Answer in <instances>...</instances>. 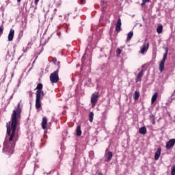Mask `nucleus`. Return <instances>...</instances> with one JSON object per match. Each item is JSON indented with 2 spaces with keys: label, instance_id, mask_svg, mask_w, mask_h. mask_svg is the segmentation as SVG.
<instances>
[{
  "label": "nucleus",
  "instance_id": "a878e982",
  "mask_svg": "<svg viewBox=\"0 0 175 175\" xmlns=\"http://www.w3.org/2000/svg\"><path fill=\"white\" fill-rule=\"evenodd\" d=\"M171 175H175V165H174L171 169Z\"/></svg>",
  "mask_w": 175,
  "mask_h": 175
},
{
  "label": "nucleus",
  "instance_id": "dca6fc26",
  "mask_svg": "<svg viewBox=\"0 0 175 175\" xmlns=\"http://www.w3.org/2000/svg\"><path fill=\"white\" fill-rule=\"evenodd\" d=\"M159 70L160 72H163V70H165V62H162V61L160 62Z\"/></svg>",
  "mask_w": 175,
  "mask_h": 175
},
{
  "label": "nucleus",
  "instance_id": "20e7f679",
  "mask_svg": "<svg viewBox=\"0 0 175 175\" xmlns=\"http://www.w3.org/2000/svg\"><path fill=\"white\" fill-rule=\"evenodd\" d=\"M174 144L175 139H171L166 143L165 148H167V150H170V148H173V147H174Z\"/></svg>",
  "mask_w": 175,
  "mask_h": 175
},
{
  "label": "nucleus",
  "instance_id": "a211bd4d",
  "mask_svg": "<svg viewBox=\"0 0 175 175\" xmlns=\"http://www.w3.org/2000/svg\"><path fill=\"white\" fill-rule=\"evenodd\" d=\"M76 134H77V136H81V126L80 125L77 126V128L76 130Z\"/></svg>",
  "mask_w": 175,
  "mask_h": 175
},
{
  "label": "nucleus",
  "instance_id": "f3484780",
  "mask_svg": "<svg viewBox=\"0 0 175 175\" xmlns=\"http://www.w3.org/2000/svg\"><path fill=\"white\" fill-rule=\"evenodd\" d=\"M169 53L167 48L165 49V53L163 54V59L161 60V62H166V59L167 58V53Z\"/></svg>",
  "mask_w": 175,
  "mask_h": 175
},
{
  "label": "nucleus",
  "instance_id": "5701e85b",
  "mask_svg": "<svg viewBox=\"0 0 175 175\" xmlns=\"http://www.w3.org/2000/svg\"><path fill=\"white\" fill-rule=\"evenodd\" d=\"M36 90H37V91H42V90H43V84L38 83L37 85V87H36Z\"/></svg>",
  "mask_w": 175,
  "mask_h": 175
},
{
  "label": "nucleus",
  "instance_id": "2f4dec72",
  "mask_svg": "<svg viewBox=\"0 0 175 175\" xmlns=\"http://www.w3.org/2000/svg\"><path fill=\"white\" fill-rule=\"evenodd\" d=\"M60 5H61L60 3H57V8H59Z\"/></svg>",
  "mask_w": 175,
  "mask_h": 175
},
{
  "label": "nucleus",
  "instance_id": "aec40b11",
  "mask_svg": "<svg viewBox=\"0 0 175 175\" xmlns=\"http://www.w3.org/2000/svg\"><path fill=\"white\" fill-rule=\"evenodd\" d=\"M163 30V26L162 25L157 27V33H162V31Z\"/></svg>",
  "mask_w": 175,
  "mask_h": 175
},
{
  "label": "nucleus",
  "instance_id": "f8f14e48",
  "mask_svg": "<svg viewBox=\"0 0 175 175\" xmlns=\"http://www.w3.org/2000/svg\"><path fill=\"white\" fill-rule=\"evenodd\" d=\"M41 125H42V129H46L47 128V126H46V125H47V118L44 117L42 118Z\"/></svg>",
  "mask_w": 175,
  "mask_h": 175
},
{
  "label": "nucleus",
  "instance_id": "7c9ffc66",
  "mask_svg": "<svg viewBox=\"0 0 175 175\" xmlns=\"http://www.w3.org/2000/svg\"><path fill=\"white\" fill-rule=\"evenodd\" d=\"M53 62L54 63V64H57V58H53Z\"/></svg>",
  "mask_w": 175,
  "mask_h": 175
},
{
  "label": "nucleus",
  "instance_id": "412c9836",
  "mask_svg": "<svg viewBox=\"0 0 175 175\" xmlns=\"http://www.w3.org/2000/svg\"><path fill=\"white\" fill-rule=\"evenodd\" d=\"M149 118H150V121H152V124L153 125H155V116L150 115Z\"/></svg>",
  "mask_w": 175,
  "mask_h": 175
},
{
  "label": "nucleus",
  "instance_id": "b1692460",
  "mask_svg": "<svg viewBox=\"0 0 175 175\" xmlns=\"http://www.w3.org/2000/svg\"><path fill=\"white\" fill-rule=\"evenodd\" d=\"M89 121L90 122H92L94 121V112H90L89 114Z\"/></svg>",
  "mask_w": 175,
  "mask_h": 175
},
{
  "label": "nucleus",
  "instance_id": "473e14b6",
  "mask_svg": "<svg viewBox=\"0 0 175 175\" xmlns=\"http://www.w3.org/2000/svg\"><path fill=\"white\" fill-rule=\"evenodd\" d=\"M98 175H103V174L102 172H98Z\"/></svg>",
  "mask_w": 175,
  "mask_h": 175
},
{
  "label": "nucleus",
  "instance_id": "0eeeda50",
  "mask_svg": "<svg viewBox=\"0 0 175 175\" xmlns=\"http://www.w3.org/2000/svg\"><path fill=\"white\" fill-rule=\"evenodd\" d=\"M143 75H144V70H142L137 75V78L135 79V83H139L142 81V77H143Z\"/></svg>",
  "mask_w": 175,
  "mask_h": 175
},
{
  "label": "nucleus",
  "instance_id": "2eb2a0df",
  "mask_svg": "<svg viewBox=\"0 0 175 175\" xmlns=\"http://www.w3.org/2000/svg\"><path fill=\"white\" fill-rule=\"evenodd\" d=\"M139 132L140 135H146L147 133V129L146 126H142L139 129Z\"/></svg>",
  "mask_w": 175,
  "mask_h": 175
},
{
  "label": "nucleus",
  "instance_id": "6ab92c4d",
  "mask_svg": "<svg viewBox=\"0 0 175 175\" xmlns=\"http://www.w3.org/2000/svg\"><path fill=\"white\" fill-rule=\"evenodd\" d=\"M139 97H140V92H139L138 91H135L134 93V100H137V99H139Z\"/></svg>",
  "mask_w": 175,
  "mask_h": 175
},
{
  "label": "nucleus",
  "instance_id": "4468645a",
  "mask_svg": "<svg viewBox=\"0 0 175 175\" xmlns=\"http://www.w3.org/2000/svg\"><path fill=\"white\" fill-rule=\"evenodd\" d=\"M158 98V92H155L151 98V103L152 105L155 103V102L157 101V99Z\"/></svg>",
  "mask_w": 175,
  "mask_h": 175
},
{
  "label": "nucleus",
  "instance_id": "393cba45",
  "mask_svg": "<svg viewBox=\"0 0 175 175\" xmlns=\"http://www.w3.org/2000/svg\"><path fill=\"white\" fill-rule=\"evenodd\" d=\"M121 53H122V51L120 48H118L116 49V55H117V57H119V55H121Z\"/></svg>",
  "mask_w": 175,
  "mask_h": 175
},
{
  "label": "nucleus",
  "instance_id": "423d86ee",
  "mask_svg": "<svg viewBox=\"0 0 175 175\" xmlns=\"http://www.w3.org/2000/svg\"><path fill=\"white\" fill-rule=\"evenodd\" d=\"M149 47H150V42H147L146 44L144 43L140 51L141 54H144V53H146V51L148 50Z\"/></svg>",
  "mask_w": 175,
  "mask_h": 175
},
{
  "label": "nucleus",
  "instance_id": "1a4fd4ad",
  "mask_svg": "<svg viewBox=\"0 0 175 175\" xmlns=\"http://www.w3.org/2000/svg\"><path fill=\"white\" fill-rule=\"evenodd\" d=\"M40 100H42V98L36 97V109H37V110H39V109L42 107V103Z\"/></svg>",
  "mask_w": 175,
  "mask_h": 175
},
{
  "label": "nucleus",
  "instance_id": "f03ea898",
  "mask_svg": "<svg viewBox=\"0 0 175 175\" xmlns=\"http://www.w3.org/2000/svg\"><path fill=\"white\" fill-rule=\"evenodd\" d=\"M60 68L59 64H58L57 69L50 75L49 79L52 84L57 83L59 81V77L58 74L59 73Z\"/></svg>",
  "mask_w": 175,
  "mask_h": 175
},
{
  "label": "nucleus",
  "instance_id": "72a5a7b5",
  "mask_svg": "<svg viewBox=\"0 0 175 175\" xmlns=\"http://www.w3.org/2000/svg\"><path fill=\"white\" fill-rule=\"evenodd\" d=\"M18 3H20L21 2V0H17Z\"/></svg>",
  "mask_w": 175,
  "mask_h": 175
},
{
  "label": "nucleus",
  "instance_id": "6e6552de",
  "mask_svg": "<svg viewBox=\"0 0 175 175\" xmlns=\"http://www.w3.org/2000/svg\"><path fill=\"white\" fill-rule=\"evenodd\" d=\"M161 151H162V148L161 147L157 148V150L154 154V161H158V159H159V157H161Z\"/></svg>",
  "mask_w": 175,
  "mask_h": 175
},
{
  "label": "nucleus",
  "instance_id": "ddd939ff",
  "mask_svg": "<svg viewBox=\"0 0 175 175\" xmlns=\"http://www.w3.org/2000/svg\"><path fill=\"white\" fill-rule=\"evenodd\" d=\"M107 159L105 160L106 162H110L111 161V158H113V152H108L106 155Z\"/></svg>",
  "mask_w": 175,
  "mask_h": 175
},
{
  "label": "nucleus",
  "instance_id": "7ed1b4c3",
  "mask_svg": "<svg viewBox=\"0 0 175 175\" xmlns=\"http://www.w3.org/2000/svg\"><path fill=\"white\" fill-rule=\"evenodd\" d=\"M98 100H99V93L97 92L96 94H92L91 96V103L92 107H95V106H96Z\"/></svg>",
  "mask_w": 175,
  "mask_h": 175
},
{
  "label": "nucleus",
  "instance_id": "c85d7f7f",
  "mask_svg": "<svg viewBox=\"0 0 175 175\" xmlns=\"http://www.w3.org/2000/svg\"><path fill=\"white\" fill-rule=\"evenodd\" d=\"M84 3H85V0H79L80 5H84Z\"/></svg>",
  "mask_w": 175,
  "mask_h": 175
},
{
  "label": "nucleus",
  "instance_id": "39448f33",
  "mask_svg": "<svg viewBox=\"0 0 175 175\" xmlns=\"http://www.w3.org/2000/svg\"><path fill=\"white\" fill-rule=\"evenodd\" d=\"M121 25H122V23H121V18H118L116 25V32H121Z\"/></svg>",
  "mask_w": 175,
  "mask_h": 175
},
{
  "label": "nucleus",
  "instance_id": "9d476101",
  "mask_svg": "<svg viewBox=\"0 0 175 175\" xmlns=\"http://www.w3.org/2000/svg\"><path fill=\"white\" fill-rule=\"evenodd\" d=\"M14 38V29H11L10 33L8 34V40L9 42H12L13 38Z\"/></svg>",
  "mask_w": 175,
  "mask_h": 175
},
{
  "label": "nucleus",
  "instance_id": "f257e3e1",
  "mask_svg": "<svg viewBox=\"0 0 175 175\" xmlns=\"http://www.w3.org/2000/svg\"><path fill=\"white\" fill-rule=\"evenodd\" d=\"M21 118V108H20V103H18L17 109L13 111L11 121L6 124V137L7 139L8 137V140L4 142L3 151L10 156L14 152L16 143L18 141L17 125H18V121Z\"/></svg>",
  "mask_w": 175,
  "mask_h": 175
},
{
  "label": "nucleus",
  "instance_id": "bb28decb",
  "mask_svg": "<svg viewBox=\"0 0 175 175\" xmlns=\"http://www.w3.org/2000/svg\"><path fill=\"white\" fill-rule=\"evenodd\" d=\"M150 2V0H142V3L141 4V6H144V5H146V3Z\"/></svg>",
  "mask_w": 175,
  "mask_h": 175
},
{
  "label": "nucleus",
  "instance_id": "9b49d317",
  "mask_svg": "<svg viewBox=\"0 0 175 175\" xmlns=\"http://www.w3.org/2000/svg\"><path fill=\"white\" fill-rule=\"evenodd\" d=\"M42 96H44V92H43V90L37 91L36 93V98L42 99Z\"/></svg>",
  "mask_w": 175,
  "mask_h": 175
},
{
  "label": "nucleus",
  "instance_id": "c756f323",
  "mask_svg": "<svg viewBox=\"0 0 175 175\" xmlns=\"http://www.w3.org/2000/svg\"><path fill=\"white\" fill-rule=\"evenodd\" d=\"M34 3L36 6H38V3H39V0H34Z\"/></svg>",
  "mask_w": 175,
  "mask_h": 175
},
{
  "label": "nucleus",
  "instance_id": "4be33fe9",
  "mask_svg": "<svg viewBox=\"0 0 175 175\" xmlns=\"http://www.w3.org/2000/svg\"><path fill=\"white\" fill-rule=\"evenodd\" d=\"M133 36V31H130L128 34H127V38L126 40L129 41L131 40V39H132V37Z\"/></svg>",
  "mask_w": 175,
  "mask_h": 175
},
{
  "label": "nucleus",
  "instance_id": "cd10ccee",
  "mask_svg": "<svg viewBox=\"0 0 175 175\" xmlns=\"http://www.w3.org/2000/svg\"><path fill=\"white\" fill-rule=\"evenodd\" d=\"M3 33V25L0 26V35Z\"/></svg>",
  "mask_w": 175,
  "mask_h": 175
}]
</instances>
